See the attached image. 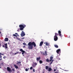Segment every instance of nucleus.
Returning <instances> with one entry per match:
<instances>
[{
	"mask_svg": "<svg viewBox=\"0 0 73 73\" xmlns=\"http://www.w3.org/2000/svg\"><path fill=\"white\" fill-rule=\"evenodd\" d=\"M28 45L29 46H28V48L29 49H33V45L34 47L36 46V44L35 42H30L28 43Z\"/></svg>",
	"mask_w": 73,
	"mask_h": 73,
	"instance_id": "f257e3e1",
	"label": "nucleus"
},
{
	"mask_svg": "<svg viewBox=\"0 0 73 73\" xmlns=\"http://www.w3.org/2000/svg\"><path fill=\"white\" fill-rule=\"evenodd\" d=\"M19 27L20 28L19 29L20 31H23L24 29V28H25V27H26V25L24 24H23V25H19Z\"/></svg>",
	"mask_w": 73,
	"mask_h": 73,
	"instance_id": "f03ea898",
	"label": "nucleus"
},
{
	"mask_svg": "<svg viewBox=\"0 0 73 73\" xmlns=\"http://www.w3.org/2000/svg\"><path fill=\"white\" fill-rule=\"evenodd\" d=\"M19 51H20L21 52H22V54H23H23H24V53H25V51L23 50L22 49V48L20 49L19 50Z\"/></svg>",
	"mask_w": 73,
	"mask_h": 73,
	"instance_id": "7ed1b4c3",
	"label": "nucleus"
},
{
	"mask_svg": "<svg viewBox=\"0 0 73 73\" xmlns=\"http://www.w3.org/2000/svg\"><path fill=\"white\" fill-rule=\"evenodd\" d=\"M7 70L8 72H9L10 73L12 72V70L9 67H7Z\"/></svg>",
	"mask_w": 73,
	"mask_h": 73,
	"instance_id": "20e7f679",
	"label": "nucleus"
},
{
	"mask_svg": "<svg viewBox=\"0 0 73 73\" xmlns=\"http://www.w3.org/2000/svg\"><path fill=\"white\" fill-rule=\"evenodd\" d=\"M21 37H23L25 35V33H24V31H22L21 34Z\"/></svg>",
	"mask_w": 73,
	"mask_h": 73,
	"instance_id": "39448f33",
	"label": "nucleus"
},
{
	"mask_svg": "<svg viewBox=\"0 0 73 73\" xmlns=\"http://www.w3.org/2000/svg\"><path fill=\"white\" fill-rule=\"evenodd\" d=\"M54 41H57V40H58V37H57V36H54Z\"/></svg>",
	"mask_w": 73,
	"mask_h": 73,
	"instance_id": "423d86ee",
	"label": "nucleus"
},
{
	"mask_svg": "<svg viewBox=\"0 0 73 73\" xmlns=\"http://www.w3.org/2000/svg\"><path fill=\"white\" fill-rule=\"evenodd\" d=\"M56 52L57 54H60L61 53V50L60 49H58L56 50Z\"/></svg>",
	"mask_w": 73,
	"mask_h": 73,
	"instance_id": "0eeeda50",
	"label": "nucleus"
},
{
	"mask_svg": "<svg viewBox=\"0 0 73 73\" xmlns=\"http://www.w3.org/2000/svg\"><path fill=\"white\" fill-rule=\"evenodd\" d=\"M61 31L60 30L58 31V35L60 36H61Z\"/></svg>",
	"mask_w": 73,
	"mask_h": 73,
	"instance_id": "6e6552de",
	"label": "nucleus"
},
{
	"mask_svg": "<svg viewBox=\"0 0 73 73\" xmlns=\"http://www.w3.org/2000/svg\"><path fill=\"white\" fill-rule=\"evenodd\" d=\"M14 66L16 69H18V66H17V65L16 64H14Z\"/></svg>",
	"mask_w": 73,
	"mask_h": 73,
	"instance_id": "1a4fd4ad",
	"label": "nucleus"
},
{
	"mask_svg": "<svg viewBox=\"0 0 73 73\" xmlns=\"http://www.w3.org/2000/svg\"><path fill=\"white\" fill-rule=\"evenodd\" d=\"M40 58H41V57H40V56H39V57H38V58H36L37 61H39V60H40Z\"/></svg>",
	"mask_w": 73,
	"mask_h": 73,
	"instance_id": "9d476101",
	"label": "nucleus"
},
{
	"mask_svg": "<svg viewBox=\"0 0 73 73\" xmlns=\"http://www.w3.org/2000/svg\"><path fill=\"white\" fill-rule=\"evenodd\" d=\"M53 57L52 56H50V60H49V61L50 62L52 61V59H53Z\"/></svg>",
	"mask_w": 73,
	"mask_h": 73,
	"instance_id": "9b49d317",
	"label": "nucleus"
},
{
	"mask_svg": "<svg viewBox=\"0 0 73 73\" xmlns=\"http://www.w3.org/2000/svg\"><path fill=\"white\" fill-rule=\"evenodd\" d=\"M43 42L42 41L40 43V44L39 45V46H41L42 45V44H43Z\"/></svg>",
	"mask_w": 73,
	"mask_h": 73,
	"instance_id": "f8f14e48",
	"label": "nucleus"
},
{
	"mask_svg": "<svg viewBox=\"0 0 73 73\" xmlns=\"http://www.w3.org/2000/svg\"><path fill=\"white\" fill-rule=\"evenodd\" d=\"M5 41H8V38H6L5 39Z\"/></svg>",
	"mask_w": 73,
	"mask_h": 73,
	"instance_id": "ddd939ff",
	"label": "nucleus"
},
{
	"mask_svg": "<svg viewBox=\"0 0 73 73\" xmlns=\"http://www.w3.org/2000/svg\"><path fill=\"white\" fill-rule=\"evenodd\" d=\"M52 69L51 68H49L48 69V72H50L51 71H52Z\"/></svg>",
	"mask_w": 73,
	"mask_h": 73,
	"instance_id": "4468645a",
	"label": "nucleus"
},
{
	"mask_svg": "<svg viewBox=\"0 0 73 73\" xmlns=\"http://www.w3.org/2000/svg\"><path fill=\"white\" fill-rule=\"evenodd\" d=\"M4 45L5 46V48H6V49H7V48H8V47H7V43H6L5 44H4Z\"/></svg>",
	"mask_w": 73,
	"mask_h": 73,
	"instance_id": "2eb2a0df",
	"label": "nucleus"
},
{
	"mask_svg": "<svg viewBox=\"0 0 73 73\" xmlns=\"http://www.w3.org/2000/svg\"><path fill=\"white\" fill-rule=\"evenodd\" d=\"M45 69H46V70H48V69H49V66H46Z\"/></svg>",
	"mask_w": 73,
	"mask_h": 73,
	"instance_id": "dca6fc26",
	"label": "nucleus"
},
{
	"mask_svg": "<svg viewBox=\"0 0 73 73\" xmlns=\"http://www.w3.org/2000/svg\"><path fill=\"white\" fill-rule=\"evenodd\" d=\"M45 44L46 46H49V43L47 42H46L45 43Z\"/></svg>",
	"mask_w": 73,
	"mask_h": 73,
	"instance_id": "f3484780",
	"label": "nucleus"
},
{
	"mask_svg": "<svg viewBox=\"0 0 73 73\" xmlns=\"http://www.w3.org/2000/svg\"><path fill=\"white\" fill-rule=\"evenodd\" d=\"M55 36H58V34L56 33H55Z\"/></svg>",
	"mask_w": 73,
	"mask_h": 73,
	"instance_id": "a211bd4d",
	"label": "nucleus"
},
{
	"mask_svg": "<svg viewBox=\"0 0 73 73\" xmlns=\"http://www.w3.org/2000/svg\"><path fill=\"white\" fill-rule=\"evenodd\" d=\"M54 46L55 48H58V45H54Z\"/></svg>",
	"mask_w": 73,
	"mask_h": 73,
	"instance_id": "6ab92c4d",
	"label": "nucleus"
},
{
	"mask_svg": "<svg viewBox=\"0 0 73 73\" xmlns=\"http://www.w3.org/2000/svg\"><path fill=\"white\" fill-rule=\"evenodd\" d=\"M56 58L58 60H60V58L58 56H56Z\"/></svg>",
	"mask_w": 73,
	"mask_h": 73,
	"instance_id": "aec40b11",
	"label": "nucleus"
},
{
	"mask_svg": "<svg viewBox=\"0 0 73 73\" xmlns=\"http://www.w3.org/2000/svg\"><path fill=\"white\" fill-rule=\"evenodd\" d=\"M39 63H40V64H42V60H40Z\"/></svg>",
	"mask_w": 73,
	"mask_h": 73,
	"instance_id": "412c9836",
	"label": "nucleus"
},
{
	"mask_svg": "<svg viewBox=\"0 0 73 73\" xmlns=\"http://www.w3.org/2000/svg\"><path fill=\"white\" fill-rule=\"evenodd\" d=\"M59 70H57L56 72H55L54 73H59Z\"/></svg>",
	"mask_w": 73,
	"mask_h": 73,
	"instance_id": "4be33fe9",
	"label": "nucleus"
},
{
	"mask_svg": "<svg viewBox=\"0 0 73 73\" xmlns=\"http://www.w3.org/2000/svg\"><path fill=\"white\" fill-rule=\"evenodd\" d=\"M46 60L47 62H50L48 59H47Z\"/></svg>",
	"mask_w": 73,
	"mask_h": 73,
	"instance_id": "5701e85b",
	"label": "nucleus"
},
{
	"mask_svg": "<svg viewBox=\"0 0 73 73\" xmlns=\"http://www.w3.org/2000/svg\"><path fill=\"white\" fill-rule=\"evenodd\" d=\"M21 62H18L17 63V64H21Z\"/></svg>",
	"mask_w": 73,
	"mask_h": 73,
	"instance_id": "b1692460",
	"label": "nucleus"
},
{
	"mask_svg": "<svg viewBox=\"0 0 73 73\" xmlns=\"http://www.w3.org/2000/svg\"><path fill=\"white\" fill-rule=\"evenodd\" d=\"M13 36H15V37H17V36L16 35V34H13Z\"/></svg>",
	"mask_w": 73,
	"mask_h": 73,
	"instance_id": "393cba45",
	"label": "nucleus"
},
{
	"mask_svg": "<svg viewBox=\"0 0 73 73\" xmlns=\"http://www.w3.org/2000/svg\"><path fill=\"white\" fill-rule=\"evenodd\" d=\"M32 66L33 67V68H35V67H36L35 66L34 64H33Z\"/></svg>",
	"mask_w": 73,
	"mask_h": 73,
	"instance_id": "a878e982",
	"label": "nucleus"
},
{
	"mask_svg": "<svg viewBox=\"0 0 73 73\" xmlns=\"http://www.w3.org/2000/svg\"><path fill=\"white\" fill-rule=\"evenodd\" d=\"M34 65H35V66H36V65H37V63H34Z\"/></svg>",
	"mask_w": 73,
	"mask_h": 73,
	"instance_id": "bb28decb",
	"label": "nucleus"
},
{
	"mask_svg": "<svg viewBox=\"0 0 73 73\" xmlns=\"http://www.w3.org/2000/svg\"><path fill=\"white\" fill-rule=\"evenodd\" d=\"M45 55H46V56H47V54L46 53V51H45Z\"/></svg>",
	"mask_w": 73,
	"mask_h": 73,
	"instance_id": "cd10ccee",
	"label": "nucleus"
},
{
	"mask_svg": "<svg viewBox=\"0 0 73 73\" xmlns=\"http://www.w3.org/2000/svg\"><path fill=\"white\" fill-rule=\"evenodd\" d=\"M23 45H27V44L25 43H23Z\"/></svg>",
	"mask_w": 73,
	"mask_h": 73,
	"instance_id": "c85d7f7f",
	"label": "nucleus"
},
{
	"mask_svg": "<svg viewBox=\"0 0 73 73\" xmlns=\"http://www.w3.org/2000/svg\"><path fill=\"white\" fill-rule=\"evenodd\" d=\"M25 71L27 72V71H28V69L26 68L25 69Z\"/></svg>",
	"mask_w": 73,
	"mask_h": 73,
	"instance_id": "c756f323",
	"label": "nucleus"
},
{
	"mask_svg": "<svg viewBox=\"0 0 73 73\" xmlns=\"http://www.w3.org/2000/svg\"><path fill=\"white\" fill-rule=\"evenodd\" d=\"M30 69H33V67H31L30 68Z\"/></svg>",
	"mask_w": 73,
	"mask_h": 73,
	"instance_id": "7c9ffc66",
	"label": "nucleus"
},
{
	"mask_svg": "<svg viewBox=\"0 0 73 73\" xmlns=\"http://www.w3.org/2000/svg\"><path fill=\"white\" fill-rule=\"evenodd\" d=\"M6 57H7L4 56H3V58L4 59H5V58H6Z\"/></svg>",
	"mask_w": 73,
	"mask_h": 73,
	"instance_id": "2f4dec72",
	"label": "nucleus"
},
{
	"mask_svg": "<svg viewBox=\"0 0 73 73\" xmlns=\"http://www.w3.org/2000/svg\"><path fill=\"white\" fill-rule=\"evenodd\" d=\"M33 72H35V69H33Z\"/></svg>",
	"mask_w": 73,
	"mask_h": 73,
	"instance_id": "473e14b6",
	"label": "nucleus"
},
{
	"mask_svg": "<svg viewBox=\"0 0 73 73\" xmlns=\"http://www.w3.org/2000/svg\"><path fill=\"white\" fill-rule=\"evenodd\" d=\"M17 31L18 32H19L20 31V29H18L17 30Z\"/></svg>",
	"mask_w": 73,
	"mask_h": 73,
	"instance_id": "72a5a7b5",
	"label": "nucleus"
},
{
	"mask_svg": "<svg viewBox=\"0 0 73 73\" xmlns=\"http://www.w3.org/2000/svg\"><path fill=\"white\" fill-rule=\"evenodd\" d=\"M12 70L13 71H15V69H13V68H12Z\"/></svg>",
	"mask_w": 73,
	"mask_h": 73,
	"instance_id": "f704fd0d",
	"label": "nucleus"
},
{
	"mask_svg": "<svg viewBox=\"0 0 73 73\" xmlns=\"http://www.w3.org/2000/svg\"><path fill=\"white\" fill-rule=\"evenodd\" d=\"M65 71L66 72H68V71H69V70H65Z\"/></svg>",
	"mask_w": 73,
	"mask_h": 73,
	"instance_id": "c9c22d12",
	"label": "nucleus"
},
{
	"mask_svg": "<svg viewBox=\"0 0 73 73\" xmlns=\"http://www.w3.org/2000/svg\"><path fill=\"white\" fill-rule=\"evenodd\" d=\"M2 46L3 48H5V46H4V45H3Z\"/></svg>",
	"mask_w": 73,
	"mask_h": 73,
	"instance_id": "e433bc0d",
	"label": "nucleus"
},
{
	"mask_svg": "<svg viewBox=\"0 0 73 73\" xmlns=\"http://www.w3.org/2000/svg\"><path fill=\"white\" fill-rule=\"evenodd\" d=\"M0 55H3V56H4V54H2L1 53V54H0Z\"/></svg>",
	"mask_w": 73,
	"mask_h": 73,
	"instance_id": "4c0bfd02",
	"label": "nucleus"
},
{
	"mask_svg": "<svg viewBox=\"0 0 73 73\" xmlns=\"http://www.w3.org/2000/svg\"><path fill=\"white\" fill-rule=\"evenodd\" d=\"M2 57V56L1 55H0V58H1Z\"/></svg>",
	"mask_w": 73,
	"mask_h": 73,
	"instance_id": "58836bf2",
	"label": "nucleus"
},
{
	"mask_svg": "<svg viewBox=\"0 0 73 73\" xmlns=\"http://www.w3.org/2000/svg\"><path fill=\"white\" fill-rule=\"evenodd\" d=\"M19 53V52H17L16 53H17V54H18Z\"/></svg>",
	"mask_w": 73,
	"mask_h": 73,
	"instance_id": "ea45409f",
	"label": "nucleus"
},
{
	"mask_svg": "<svg viewBox=\"0 0 73 73\" xmlns=\"http://www.w3.org/2000/svg\"><path fill=\"white\" fill-rule=\"evenodd\" d=\"M54 61V60H51V62H53V61Z\"/></svg>",
	"mask_w": 73,
	"mask_h": 73,
	"instance_id": "a19ab883",
	"label": "nucleus"
},
{
	"mask_svg": "<svg viewBox=\"0 0 73 73\" xmlns=\"http://www.w3.org/2000/svg\"><path fill=\"white\" fill-rule=\"evenodd\" d=\"M25 46H23V48H25Z\"/></svg>",
	"mask_w": 73,
	"mask_h": 73,
	"instance_id": "79ce46f5",
	"label": "nucleus"
},
{
	"mask_svg": "<svg viewBox=\"0 0 73 73\" xmlns=\"http://www.w3.org/2000/svg\"><path fill=\"white\" fill-rule=\"evenodd\" d=\"M56 70L55 69H54V72H56Z\"/></svg>",
	"mask_w": 73,
	"mask_h": 73,
	"instance_id": "37998d69",
	"label": "nucleus"
},
{
	"mask_svg": "<svg viewBox=\"0 0 73 73\" xmlns=\"http://www.w3.org/2000/svg\"><path fill=\"white\" fill-rule=\"evenodd\" d=\"M15 35H17L18 34H17V33H15Z\"/></svg>",
	"mask_w": 73,
	"mask_h": 73,
	"instance_id": "c03bdc74",
	"label": "nucleus"
},
{
	"mask_svg": "<svg viewBox=\"0 0 73 73\" xmlns=\"http://www.w3.org/2000/svg\"><path fill=\"white\" fill-rule=\"evenodd\" d=\"M2 60V58H0V61Z\"/></svg>",
	"mask_w": 73,
	"mask_h": 73,
	"instance_id": "a18cd8bd",
	"label": "nucleus"
},
{
	"mask_svg": "<svg viewBox=\"0 0 73 73\" xmlns=\"http://www.w3.org/2000/svg\"><path fill=\"white\" fill-rule=\"evenodd\" d=\"M52 62H51L50 63V64H52Z\"/></svg>",
	"mask_w": 73,
	"mask_h": 73,
	"instance_id": "49530a36",
	"label": "nucleus"
},
{
	"mask_svg": "<svg viewBox=\"0 0 73 73\" xmlns=\"http://www.w3.org/2000/svg\"><path fill=\"white\" fill-rule=\"evenodd\" d=\"M21 39H24V38L23 37V38H21Z\"/></svg>",
	"mask_w": 73,
	"mask_h": 73,
	"instance_id": "de8ad7c7",
	"label": "nucleus"
},
{
	"mask_svg": "<svg viewBox=\"0 0 73 73\" xmlns=\"http://www.w3.org/2000/svg\"><path fill=\"white\" fill-rule=\"evenodd\" d=\"M43 55H45V54L44 53H43Z\"/></svg>",
	"mask_w": 73,
	"mask_h": 73,
	"instance_id": "09e8293b",
	"label": "nucleus"
},
{
	"mask_svg": "<svg viewBox=\"0 0 73 73\" xmlns=\"http://www.w3.org/2000/svg\"><path fill=\"white\" fill-rule=\"evenodd\" d=\"M18 39L19 40H20V38H18Z\"/></svg>",
	"mask_w": 73,
	"mask_h": 73,
	"instance_id": "8fccbe9b",
	"label": "nucleus"
},
{
	"mask_svg": "<svg viewBox=\"0 0 73 73\" xmlns=\"http://www.w3.org/2000/svg\"><path fill=\"white\" fill-rule=\"evenodd\" d=\"M14 54H17L16 53H14Z\"/></svg>",
	"mask_w": 73,
	"mask_h": 73,
	"instance_id": "3c124183",
	"label": "nucleus"
},
{
	"mask_svg": "<svg viewBox=\"0 0 73 73\" xmlns=\"http://www.w3.org/2000/svg\"><path fill=\"white\" fill-rule=\"evenodd\" d=\"M1 33V32H0V34Z\"/></svg>",
	"mask_w": 73,
	"mask_h": 73,
	"instance_id": "603ef678",
	"label": "nucleus"
},
{
	"mask_svg": "<svg viewBox=\"0 0 73 73\" xmlns=\"http://www.w3.org/2000/svg\"><path fill=\"white\" fill-rule=\"evenodd\" d=\"M23 56H24V55H23Z\"/></svg>",
	"mask_w": 73,
	"mask_h": 73,
	"instance_id": "864d4df0",
	"label": "nucleus"
},
{
	"mask_svg": "<svg viewBox=\"0 0 73 73\" xmlns=\"http://www.w3.org/2000/svg\"><path fill=\"white\" fill-rule=\"evenodd\" d=\"M0 46H1V44H0Z\"/></svg>",
	"mask_w": 73,
	"mask_h": 73,
	"instance_id": "5fc2aeb1",
	"label": "nucleus"
}]
</instances>
